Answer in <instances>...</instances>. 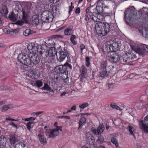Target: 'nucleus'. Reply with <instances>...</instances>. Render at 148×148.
Masks as SVG:
<instances>
[{
    "label": "nucleus",
    "instance_id": "ea45409f",
    "mask_svg": "<svg viewBox=\"0 0 148 148\" xmlns=\"http://www.w3.org/2000/svg\"><path fill=\"white\" fill-rule=\"evenodd\" d=\"M31 33V31L29 29H26L23 32V34L25 36H28Z\"/></svg>",
    "mask_w": 148,
    "mask_h": 148
},
{
    "label": "nucleus",
    "instance_id": "8fccbe9b",
    "mask_svg": "<svg viewBox=\"0 0 148 148\" xmlns=\"http://www.w3.org/2000/svg\"><path fill=\"white\" fill-rule=\"evenodd\" d=\"M35 119V118L33 117H31L30 118H25L24 119V120L25 121H29L34 120Z\"/></svg>",
    "mask_w": 148,
    "mask_h": 148
},
{
    "label": "nucleus",
    "instance_id": "f257e3e1",
    "mask_svg": "<svg viewBox=\"0 0 148 148\" xmlns=\"http://www.w3.org/2000/svg\"><path fill=\"white\" fill-rule=\"evenodd\" d=\"M29 51L31 50L32 52H28L27 53H20L18 56L19 61L25 65L31 67L37 64L40 62V56H38V47L29 45L27 47Z\"/></svg>",
    "mask_w": 148,
    "mask_h": 148
},
{
    "label": "nucleus",
    "instance_id": "3c124183",
    "mask_svg": "<svg viewBox=\"0 0 148 148\" xmlns=\"http://www.w3.org/2000/svg\"><path fill=\"white\" fill-rule=\"evenodd\" d=\"M6 138L4 136L1 141L0 142V144L1 145H4L6 143Z\"/></svg>",
    "mask_w": 148,
    "mask_h": 148
},
{
    "label": "nucleus",
    "instance_id": "0e129e2a",
    "mask_svg": "<svg viewBox=\"0 0 148 148\" xmlns=\"http://www.w3.org/2000/svg\"><path fill=\"white\" fill-rule=\"evenodd\" d=\"M14 34V31L12 29L11 30H9V32H8V34L12 35Z\"/></svg>",
    "mask_w": 148,
    "mask_h": 148
},
{
    "label": "nucleus",
    "instance_id": "f3484780",
    "mask_svg": "<svg viewBox=\"0 0 148 148\" xmlns=\"http://www.w3.org/2000/svg\"><path fill=\"white\" fill-rule=\"evenodd\" d=\"M111 66L108 65V64L106 61H102L100 66V70L110 71L111 70Z\"/></svg>",
    "mask_w": 148,
    "mask_h": 148
},
{
    "label": "nucleus",
    "instance_id": "a18cd8bd",
    "mask_svg": "<svg viewBox=\"0 0 148 148\" xmlns=\"http://www.w3.org/2000/svg\"><path fill=\"white\" fill-rule=\"evenodd\" d=\"M27 17L26 18V22H24L23 20H22V21H17L16 23L15 24L18 25H23L24 23H27Z\"/></svg>",
    "mask_w": 148,
    "mask_h": 148
},
{
    "label": "nucleus",
    "instance_id": "a878e982",
    "mask_svg": "<svg viewBox=\"0 0 148 148\" xmlns=\"http://www.w3.org/2000/svg\"><path fill=\"white\" fill-rule=\"evenodd\" d=\"M110 45L106 44L103 47V50L105 52V54L106 56L107 54L108 53H112L111 50Z\"/></svg>",
    "mask_w": 148,
    "mask_h": 148
},
{
    "label": "nucleus",
    "instance_id": "58836bf2",
    "mask_svg": "<svg viewBox=\"0 0 148 148\" xmlns=\"http://www.w3.org/2000/svg\"><path fill=\"white\" fill-rule=\"evenodd\" d=\"M89 106V104L87 102H85L82 104H80L79 106V107L80 108L84 109Z\"/></svg>",
    "mask_w": 148,
    "mask_h": 148
},
{
    "label": "nucleus",
    "instance_id": "6e6552de",
    "mask_svg": "<svg viewBox=\"0 0 148 148\" xmlns=\"http://www.w3.org/2000/svg\"><path fill=\"white\" fill-rule=\"evenodd\" d=\"M136 58V56L133 53H127L123 54L121 57V60L123 62L126 63L131 62L134 60Z\"/></svg>",
    "mask_w": 148,
    "mask_h": 148
},
{
    "label": "nucleus",
    "instance_id": "4d7b16f0",
    "mask_svg": "<svg viewBox=\"0 0 148 148\" xmlns=\"http://www.w3.org/2000/svg\"><path fill=\"white\" fill-rule=\"evenodd\" d=\"M80 9L79 7L77 8L75 10V13L76 14H79L80 12Z\"/></svg>",
    "mask_w": 148,
    "mask_h": 148
},
{
    "label": "nucleus",
    "instance_id": "69168bd1",
    "mask_svg": "<svg viewBox=\"0 0 148 148\" xmlns=\"http://www.w3.org/2000/svg\"><path fill=\"white\" fill-rule=\"evenodd\" d=\"M50 2L51 3H57L58 0H49Z\"/></svg>",
    "mask_w": 148,
    "mask_h": 148
},
{
    "label": "nucleus",
    "instance_id": "aec40b11",
    "mask_svg": "<svg viewBox=\"0 0 148 148\" xmlns=\"http://www.w3.org/2000/svg\"><path fill=\"white\" fill-rule=\"evenodd\" d=\"M111 52L116 51L119 50V45L118 43L116 42H113L110 44Z\"/></svg>",
    "mask_w": 148,
    "mask_h": 148
},
{
    "label": "nucleus",
    "instance_id": "6ab92c4d",
    "mask_svg": "<svg viewBox=\"0 0 148 148\" xmlns=\"http://www.w3.org/2000/svg\"><path fill=\"white\" fill-rule=\"evenodd\" d=\"M139 32L142 34V35L146 38L148 39V28L143 27L139 29Z\"/></svg>",
    "mask_w": 148,
    "mask_h": 148
},
{
    "label": "nucleus",
    "instance_id": "9d476101",
    "mask_svg": "<svg viewBox=\"0 0 148 148\" xmlns=\"http://www.w3.org/2000/svg\"><path fill=\"white\" fill-rule=\"evenodd\" d=\"M139 125L140 128L143 132L148 133V115L145 117L144 121L141 120L139 121Z\"/></svg>",
    "mask_w": 148,
    "mask_h": 148
},
{
    "label": "nucleus",
    "instance_id": "0eeeda50",
    "mask_svg": "<svg viewBox=\"0 0 148 148\" xmlns=\"http://www.w3.org/2000/svg\"><path fill=\"white\" fill-rule=\"evenodd\" d=\"M96 9L97 11V14L101 16H107L109 15V13L108 6L105 5L102 6H96Z\"/></svg>",
    "mask_w": 148,
    "mask_h": 148
},
{
    "label": "nucleus",
    "instance_id": "7c9ffc66",
    "mask_svg": "<svg viewBox=\"0 0 148 148\" xmlns=\"http://www.w3.org/2000/svg\"><path fill=\"white\" fill-rule=\"evenodd\" d=\"M86 141L88 144H92L95 141V138L92 136L88 139H86Z\"/></svg>",
    "mask_w": 148,
    "mask_h": 148
},
{
    "label": "nucleus",
    "instance_id": "412c9836",
    "mask_svg": "<svg viewBox=\"0 0 148 148\" xmlns=\"http://www.w3.org/2000/svg\"><path fill=\"white\" fill-rule=\"evenodd\" d=\"M47 52L48 53L49 56L51 57L54 56L56 55H57L56 49L54 47H51Z\"/></svg>",
    "mask_w": 148,
    "mask_h": 148
},
{
    "label": "nucleus",
    "instance_id": "7ed1b4c3",
    "mask_svg": "<svg viewBox=\"0 0 148 148\" xmlns=\"http://www.w3.org/2000/svg\"><path fill=\"white\" fill-rule=\"evenodd\" d=\"M110 25L109 23L103 22L96 23L95 29L96 32L100 36H105L108 34L110 30Z\"/></svg>",
    "mask_w": 148,
    "mask_h": 148
},
{
    "label": "nucleus",
    "instance_id": "6e6d98bb",
    "mask_svg": "<svg viewBox=\"0 0 148 148\" xmlns=\"http://www.w3.org/2000/svg\"><path fill=\"white\" fill-rule=\"evenodd\" d=\"M80 47V49L81 51V52H82L83 50L85 48V46L83 44H82L81 45Z\"/></svg>",
    "mask_w": 148,
    "mask_h": 148
},
{
    "label": "nucleus",
    "instance_id": "c9c22d12",
    "mask_svg": "<svg viewBox=\"0 0 148 148\" xmlns=\"http://www.w3.org/2000/svg\"><path fill=\"white\" fill-rule=\"evenodd\" d=\"M110 107L113 109H115L117 110H119L121 111L122 109H121L120 107L116 105L115 103H112L110 104Z\"/></svg>",
    "mask_w": 148,
    "mask_h": 148
},
{
    "label": "nucleus",
    "instance_id": "4c0bfd02",
    "mask_svg": "<svg viewBox=\"0 0 148 148\" xmlns=\"http://www.w3.org/2000/svg\"><path fill=\"white\" fill-rule=\"evenodd\" d=\"M42 82L40 80H38L35 82L34 85L38 87H40L42 86Z\"/></svg>",
    "mask_w": 148,
    "mask_h": 148
},
{
    "label": "nucleus",
    "instance_id": "bb28decb",
    "mask_svg": "<svg viewBox=\"0 0 148 148\" xmlns=\"http://www.w3.org/2000/svg\"><path fill=\"white\" fill-rule=\"evenodd\" d=\"M39 140L40 143L43 145L47 143L46 138H45L44 136L41 135V134H39L38 135Z\"/></svg>",
    "mask_w": 148,
    "mask_h": 148
},
{
    "label": "nucleus",
    "instance_id": "de8ad7c7",
    "mask_svg": "<svg viewBox=\"0 0 148 148\" xmlns=\"http://www.w3.org/2000/svg\"><path fill=\"white\" fill-rule=\"evenodd\" d=\"M90 58L89 57H87L86 58V66L87 67H88L90 65Z\"/></svg>",
    "mask_w": 148,
    "mask_h": 148
},
{
    "label": "nucleus",
    "instance_id": "2eb2a0df",
    "mask_svg": "<svg viewBox=\"0 0 148 148\" xmlns=\"http://www.w3.org/2000/svg\"><path fill=\"white\" fill-rule=\"evenodd\" d=\"M69 63V62H67V60L66 63L63 65L64 69L65 71V73L66 78H65V80H66L67 78H68V72L70 71L72 69V66L71 64Z\"/></svg>",
    "mask_w": 148,
    "mask_h": 148
},
{
    "label": "nucleus",
    "instance_id": "bf43d9fd",
    "mask_svg": "<svg viewBox=\"0 0 148 148\" xmlns=\"http://www.w3.org/2000/svg\"><path fill=\"white\" fill-rule=\"evenodd\" d=\"M74 7L73 6H70L69 7V13L70 14L71 12L73 11V8Z\"/></svg>",
    "mask_w": 148,
    "mask_h": 148
},
{
    "label": "nucleus",
    "instance_id": "13d9d810",
    "mask_svg": "<svg viewBox=\"0 0 148 148\" xmlns=\"http://www.w3.org/2000/svg\"><path fill=\"white\" fill-rule=\"evenodd\" d=\"M7 102V100H5L3 101H0V106L6 103Z\"/></svg>",
    "mask_w": 148,
    "mask_h": 148
},
{
    "label": "nucleus",
    "instance_id": "49530a36",
    "mask_svg": "<svg viewBox=\"0 0 148 148\" xmlns=\"http://www.w3.org/2000/svg\"><path fill=\"white\" fill-rule=\"evenodd\" d=\"M97 141L98 143H103L104 141V139L103 137L100 136L97 140Z\"/></svg>",
    "mask_w": 148,
    "mask_h": 148
},
{
    "label": "nucleus",
    "instance_id": "cd10ccee",
    "mask_svg": "<svg viewBox=\"0 0 148 148\" xmlns=\"http://www.w3.org/2000/svg\"><path fill=\"white\" fill-rule=\"evenodd\" d=\"M14 107V105L13 104H9L8 105H5L3 106L1 108V110L2 112H5L10 108H12Z\"/></svg>",
    "mask_w": 148,
    "mask_h": 148
},
{
    "label": "nucleus",
    "instance_id": "b1692460",
    "mask_svg": "<svg viewBox=\"0 0 148 148\" xmlns=\"http://www.w3.org/2000/svg\"><path fill=\"white\" fill-rule=\"evenodd\" d=\"M73 27L70 26L64 30V33L66 35H70L73 34Z\"/></svg>",
    "mask_w": 148,
    "mask_h": 148
},
{
    "label": "nucleus",
    "instance_id": "09e8293b",
    "mask_svg": "<svg viewBox=\"0 0 148 148\" xmlns=\"http://www.w3.org/2000/svg\"><path fill=\"white\" fill-rule=\"evenodd\" d=\"M129 130L131 134L132 135L134 136V137L135 138V136L133 133V131H134V128L132 127L131 126H129Z\"/></svg>",
    "mask_w": 148,
    "mask_h": 148
},
{
    "label": "nucleus",
    "instance_id": "a19ab883",
    "mask_svg": "<svg viewBox=\"0 0 148 148\" xmlns=\"http://www.w3.org/2000/svg\"><path fill=\"white\" fill-rule=\"evenodd\" d=\"M35 73L34 71H31L29 73V75L31 78L34 79L35 78Z\"/></svg>",
    "mask_w": 148,
    "mask_h": 148
},
{
    "label": "nucleus",
    "instance_id": "680f3d73",
    "mask_svg": "<svg viewBox=\"0 0 148 148\" xmlns=\"http://www.w3.org/2000/svg\"><path fill=\"white\" fill-rule=\"evenodd\" d=\"M26 127L27 128L29 131L30 130V129L32 128V127H31V125H30L28 123L26 125Z\"/></svg>",
    "mask_w": 148,
    "mask_h": 148
},
{
    "label": "nucleus",
    "instance_id": "9b49d317",
    "mask_svg": "<svg viewBox=\"0 0 148 148\" xmlns=\"http://www.w3.org/2000/svg\"><path fill=\"white\" fill-rule=\"evenodd\" d=\"M53 17L52 13L48 11L43 12L41 15V20L45 22L51 21Z\"/></svg>",
    "mask_w": 148,
    "mask_h": 148
},
{
    "label": "nucleus",
    "instance_id": "774afa93",
    "mask_svg": "<svg viewBox=\"0 0 148 148\" xmlns=\"http://www.w3.org/2000/svg\"><path fill=\"white\" fill-rule=\"evenodd\" d=\"M76 106H73L71 108V110H76Z\"/></svg>",
    "mask_w": 148,
    "mask_h": 148
},
{
    "label": "nucleus",
    "instance_id": "c756f323",
    "mask_svg": "<svg viewBox=\"0 0 148 148\" xmlns=\"http://www.w3.org/2000/svg\"><path fill=\"white\" fill-rule=\"evenodd\" d=\"M32 21L33 23L36 25H37L39 23V20L37 16L34 15L32 17Z\"/></svg>",
    "mask_w": 148,
    "mask_h": 148
},
{
    "label": "nucleus",
    "instance_id": "f03ea898",
    "mask_svg": "<svg viewBox=\"0 0 148 148\" xmlns=\"http://www.w3.org/2000/svg\"><path fill=\"white\" fill-rule=\"evenodd\" d=\"M31 5V3H27L26 4L25 8L22 10L20 9L18 11H16V10H15L9 15L8 18L11 21L15 22L17 20L19 14L20 19L23 20L24 22H26V18L27 16V13L30 12Z\"/></svg>",
    "mask_w": 148,
    "mask_h": 148
},
{
    "label": "nucleus",
    "instance_id": "f8f14e48",
    "mask_svg": "<svg viewBox=\"0 0 148 148\" xmlns=\"http://www.w3.org/2000/svg\"><path fill=\"white\" fill-rule=\"evenodd\" d=\"M124 17L125 19L130 20L131 18H134L136 15V12L134 8H131L128 9L124 12Z\"/></svg>",
    "mask_w": 148,
    "mask_h": 148
},
{
    "label": "nucleus",
    "instance_id": "338daca9",
    "mask_svg": "<svg viewBox=\"0 0 148 148\" xmlns=\"http://www.w3.org/2000/svg\"><path fill=\"white\" fill-rule=\"evenodd\" d=\"M42 112H43V111H40V112H36L35 113H33L34 114H35L36 115H39V114H41V113H42Z\"/></svg>",
    "mask_w": 148,
    "mask_h": 148
},
{
    "label": "nucleus",
    "instance_id": "e433bc0d",
    "mask_svg": "<svg viewBox=\"0 0 148 148\" xmlns=\"http://www.w3.org/2000/svg\"><path fill=\"white\" fill-rule=\"evenodd\" d=\"M10 140L11 144L14 145L15 142V138L14 136L11 135L10 136Z\"/></svg>",
    "mask_w": 148,
    "mask_h": 148
},
{
    "label": "nucleus",
    "instance_id": "c03bdc74",
    "mask_svg": "<svg viewBox=\"0 0 148 148\" xmlns=\"http://www.w3.org/2000/svg\"><path fill=\"white\" fill-rule=\"evenodd\" d=\"M103 0H98L97 2V4L96 6H102L103 5H105L103 3Z\"/></svg>",
    "mask_w": 148,
    "mask_h": 148
},
{
    "label": "nucleus",
    "instance_id": "72a5a7b5",
    "mask_svg": "<svg viewBox=\"0 0 148 148\" xmlns=\"http://www.w3.org/2000/svg\"><path fill=\"white\" fill-rule=\"evenodd\" d=\"M111 141L113 144L115 145L116 147H118L119 145L118 143V141L116 138L114 137H112L111 139Z\"/></svg>",
    "mask_w": 148,
    "mask_h": 148
},
{
    "label": "nucleus",
    "instance_id": "1a4fd4ad",
    "mask_svg": "<svg viewBox=\"0 0 148 148\" xmlns=\"http://www.w3.org/2000/svg\"><path fill=\"white\" fill-rule=\"evenodd\" d=\"M106 57L112 62L117 63L120 60L119 54L115 52L108 53L106 55Z\"/></svg>",
    "mask_w": 148,
    "mask_h": 148
},
{
    "label": "nucleus",
    "instance_id": "e2e57ef3",
    "mask_svg": "<svg viewBox=\"0 0 148 148\" xmlns=\"http://www.w3.org/2000/svg\"><path fill=\"white\" fill-rule=\"evenodd\" d=\"M6 89V87L5 86H1L0 87V91L4 90Z\"/></svg>",
    "mask_w": 148,
    "mask_h": 148
},
{
    "label": "nucleus",
    "instance_id": "79ce46f5",
    "mask_svg": "<svg viewBox=\"0 0 148 148\" xmlns=\"http://www.w3.org/2000/svg\"><path fill=\"white\" fill-rule=\"evenodd\" d=\"M25 145L22 142H20L17 144H16V146H18L19 148H23L25 147Z\"/></svg>",
    "mask_w": 148,
    "mask_h": 148
},
{
    "label": "nucleus",
    "instance_id": "473e14b6",
    "mask_svg": "<svg viewBox=\"0 0 148 148\" xmlns=\"http://www.w3.org/2000/svg\"><path fill=\"white\" fill-rule=\"evenodd\" d=\"M41 88L42 90H46L50 92H51V90H52L51 88L47 84H45L44 86L42 88Z\"/></svg>",
    "mask_w": 148,
    "mask_h": 148
},
{
    "label": "nucleus",
    "instance_id": "a211bd4d",
    "mask_svg": "<svg viewBox=\"0 0 148 148\" xmlns=\"http://www.w3.org/2000/svg\"><path fill=\"white\" fill-rule=\"evenodd\" d=\"M79 71L81 73L80 75L82 77L81 79L85 78L86 76L87 73V69L84 65H82L80 67Z\"/></svg>",
    "mask_w": 148,
    "mask_h": 148
},
{
    "label": "nucleus",
    "instance_id": "ddd939ff",
    "mask_svg": "<svg viewBox=\"0 0 148 148\" xmlns=\"http://www.w3.org/2000/svg\"><path fill=\"white\" fill-rule=\"evenodd\" d=\"M105 129L104 126L103 125H101L99 126L97 130L95 128L92 127L91 130L93 134L96 136L100 135L103 132Z\"/></svg>",
    "mask_w": 148,
    "mask_h": 148
},
{
    "label": "nucleus",
    "instance_id": "052dcab7",
    "mask_svg": "<svg viewBox=\"0 0 148 148\" xmlns=\"http://www.w3.org/2000/svg\"><path fill=\"white\" fill-rule=\"evenodd\" d=\"M10 30L8 29L7 28L4 29H3V32L6 34H8V32H9V31Z\"/></svg>",
    "mask_w": 148,
    "mask_h": 148
},
{
    "label": "nucleus",
    "instance_id": "37998d69",
    "mask_svg": "<svg viewBox=\"0 0 148 148\" xmlns=\"http://www.w3.org/2000/svg\"><path fill=\"white\" fill-rule=\"evenodd\" d=\"M52 10L53 13H58V12H59L58 10L56 5H54L53 6Z\"/></svg>",
    "mask_w": 148,
    "mask_h": 148
},
{
    "label": "nucleus",
    "instance_id": "5701e85b",
    "mask_svg": "<svg viewBox=\"0 0 148 148\" xmlns=\"http://www.w3.org/2000/svg\"><path fill=\"white\" fill-rule=\"evenodd\" d=\"M56 69L58 73H62V76L65 77V71L64 69L63 65L57 66L56 67Z\"/></svg>",
    "mask_w": 148,
    "mask_h": 148
},
{
    "label": "nucleus",
    "instance_id": "603ef678",
    "mask_svg": "<svg viewBox=\"0 0 148 148\" xmlns=\"http://www.w3.org/2000/svg\"><path fill=\"white\" fill-rule=\"evenodd\" d=\"M92 136L91 134L90 133L88 132L86 133L85 136L86 139H86H88L90 137Z\"/></svg>",
    "mask_w": 148,
    "mask_h": 148
},
{
    "label": "nucleus",
    "instance_id": "20e7f679",
    "mask_svg": "<svg viewBox=\"0 0 148 148\" xmlns=\"http://www.w3.org/2000/svg\"><path fill=\"white\" fill-rule=\"evenodd\" d=\"M92 10V8L91 6H89L86 10L85 20L87 21V23L90 18L94 22H99L100 20V18H98V16L97 17L95 15H97V13L94 12Z\"/></svg>",
    "mask_w": 148,
    "mask_h": 148
},
{
    "label": "nucleus",
    "instance_id": "4be33fe9",
    "mask_svg": "<svg viewBox=\"0 0 148 148\" xmlns=\"http://www.w3.org/2000/svg\"><path fill=\"white\" fill-rule=\"evenodd\" d=\"M8 12L7 7L5 5L2 6L1 10H0V13H1L3 16L7 18V14Z\"/></svg>",
    "mask_w": 148,
    "mask_h": 148
},
{
    "label": "nucleus",
    "instance_id": "5fc2aeb1",
    "mask_svg": "<svg viewBox=\"0 0 148 148\" xmlns=\"http://www.w3.org/2000/svg\"><path fill=\"white\" fill-rule=\"evenodd\" d=\"M6 120L7 121H18V119H14L9 117L7 118L6 119Z\"/></svg>",
    "mask_w": 148,
    "mask_h": 148
},
{
    "label": "nucleus",
    "instance_id": "39448f33",
    "mask_svg": "<svg viewBox=\"0 0 148 148\" xmlns=\"http://www.w3.org/2000/svg\"><path fill=\"white\" fill-rule=\"evenodd\" d=\"M58 60L60 62L63 61L67 57V62L71 63L70 57L71 55L67 50L66 47H65L63 49H62L58 52V54L57 55Z\"/></svg>",
    "mask_w": 148,
    "mask_h": 148
},
{
    "label": "nucleus",
    "instance_id": "c85d7f7f",
    "mask_svg": "<svg viewBox=\"0 0 148 148\" xmlns=\"http://www.w3.org/2000/svg\"><path fill=\"white\" fill-rule=\"evenodd\" d=\"M46 48V46L44 45H40L38 46V54L46 51L45 48Z\"/></svg>",
    "mask_w": 148,
    "mask_h": 148
},
{
    "label": "nucleus",
    "instance_id": "423d86ee",
    "mask_svg": "<svg viewBox=\"0 0 148 148\" xmlns=\"http://www.w3.org/2000/svg\"><path fill=\"white\" fill-rule=\"evenodd\" d=\"M62 131L61 127L60 126H57L56 129H49L45 131V135L49 138H53L59 134L58 131Z\"/></svg>",
    "mask_w": 148,
    "mask_h": 148
},
{
    "label": "nucleus",
    "instance_id": "864d4df0",
    "mask_svg": "<svg viewBox=\"0 0 148 148\" xmlns=\"http://www.w3.org/2000/svg\"><path fill=\"white\" fill-rule=\"evenodd\" d=\"M114 84L112 83H109L108 84V89L112 88Z\"/></svg>",
    "mask_w": 148,
    "mask_h": 148
},
{
    "label": "nucleus",
    "instance_id": "f704fd0d",
    "mask_svg": "<svg viewBox=\"0 0 148 148\" xmlns=\"http://www.w3.org/2000/svg\"><path fill=\"white\" fill-rule=\"evenodd\" d=\"M76 38V36L75 35H71L70 37V40L72 43L74 45H76L77 44V42L75 40Z\"/></svg>",
    "mask_w": 148,
    "mask_h": 148
},
{
    "label": "nucleus",
    "instance_id": "2f4dec72",
    "mask_svg": "<svg viewBox=\"0 0 148 148\" xmlns=\"http://www.w3.org/2000/svg\"><path fill=\"white\" fill-rule=\"evenodd\" d=\"M40 56V57H41L43 58H46L49 56L48 53L47 52V50L46 51L44 52L39 53L38 54V56Z\"/></svg>",
    "mask_w": 148,
    "mask_h": 148
},
{
    "label": "nucleus",
    "instance_id": "4468645a",
    "mask_svg": "<svg viewBox=\"0 0 148 148\" xmlns=\"http://www.w3.org/2000/svg\"><path fill=\"white\" fill-rule=\"evenodd\" d=\"M136 52L140 56L148 55V46L144 45L136 49Z\"/></svg>",
    "mask_w": 148,
    "mask_h": 148
},
{
    "label": "nucleus",
    "instance_id": "393cba45",
    "mask_svg": "<svg viewBox=\"0 0 148 148\" xmlns=\"http://www.w3.org/2000/svg\"><path fill=\"white\" fill-rule=\"evenodd\" d=\"M86 119L84 117H82L79 121V126L78 128L79 130H81L82 126L84 125L86 122Z\"/></svg>",
    "mask_w": 148,
    "mask_h": 148
},
{
    "label": "nucleus",
    "instance_id": "dca6fc26",
    "mask_svg": "<svg viewBox=\"0 0 148 148\" xmlns=\"http://www.w3.org/2000/svg\"><path fill=\"white\" fill-rule=\"evenodd\" d=\"M100 71L98 74L97 76L100 79H102L108 75L110 71L100 70Z\"/></svg>",
    "mask_w": 148,
    "mask_h": 148
}]
</instances>
